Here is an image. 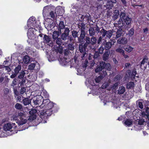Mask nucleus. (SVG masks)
<instances>
[{
	"label": "nucleus",
	"instance_id": "8fccbe9b",
	"mask_svg": "<svg viewBox=\"0 0 149 149\" xmlns=\"http://www.w3.org/2000/svg\"><path fill=\"white\" fill-rule=\"evenodd\" d=\"M103 77L102 76H100L98 77H97L95 79V81L96 83H99L103 79Z\"/></svg>",
	"mask_w": 149,
	"mask_h": 149
},
{
	"label": "nucleus",
	"instance_id": "6e6d98bb",
	"mask_svg": "<svg viewBox=\"0 0 149 149\" xmlns=\"http://www.w3.org/2000/svg\"><path fill=\"white\" fill-rule=\"evenodd\" d=\"M67 58L65 57H64L63 59H59V61L60 62V64L62 65H65L66 64L64 63V61H65V60Z\"/></svg>",
	"mask_w": 149,
	"mask_h": 149
},
{
	"label": "nucleus",
	"instance_id": "4468645a",
	"mask_svg": "<svg viewBox=\"0 0 149 149\" xmlns=\"http://www.w3.org/2000/svg\"><path fill=\"white\" fill-rule=\"evenodd\" d=\"M116 0H110L109 1H107L106 5H104V6L107 8H111L113 6V3H116Z\"/></svg>",
	"mask_w": 149,
	"mask_h": 149
},
{
	"label": "nucleus",
	"instance_id": "a18cd8bd",
	"mask_svg": "<svg viewBox=\"0 0 149 149\" xmlns=\"http://www.w3.org/2000/svg\"><path fill=\"white\" fill-rule=\"evenodd\" d=\"M148 58L147 56H145L141 62V65H144L146 63H147L148 61Z\"/></svg>",
	"mask_w": 149,
	"mask_h": 149
},
{
	"label": "nucleus",
	"instance_id": "c03bdc74",
	"mask_svg": "<svg viewBox=\"0 0 149 149\" xmlns=\"http://www.w3.org/2000/svg\"><path fill=\"white\" fill-rule=\"evenodd\" d=\"M15 108L17 109L21 110L22 108V106L21 104L17 103L15 105Z\"/></svg>",
	"mask_w": 149,
	"mask_h": 149
},
{
	"label": "nucleus",
	"instance_id": "dca6fc26",
	"mask_svg": "<svg viewBox=\"0 0 149 149\" xmlns=\"http://www.w3.org/2000/svg\"><path fill=\"white\" fill-rule=\"evenodd\" d=\"M50 102V100L48 99L43 98L42 104L40 106V108H44Z\"/></svg>",
	"mask_w": 149,
	"mask_h": 149
},
{
	"label": "nucleus",
	"instance_id": "0e129e2a",
	"mask_svg": "<svg viewBox=\"0 0 149 149\" xmlns=\"http://www.w3.org/2000/svg\"><path fill=\"white\" fill-rule=\"evenodd\" d=\"M70 53L69 50L68 49H66L64 50V54L65 56H68Z\"/></svg>",
	"mask_w": 149,
	"mask_h": 149
},
{
	"label": "nucleus",
	"instance_id": "e2e57ef3",
	"mask_svg": "<svg viewBox=\"0 0 149 149\" xmlns=\"http://www.w3.org/2000/svg\"><path fill=\"white\" fill-rule=\"evenodd\" d=\"M103 38H104V37H102V35L99 37L98 40H97V43L98 44H99L101 43Z\"/></svg>",
	"mask_w": 149,
	"mask_h": 149
},
{
	"label": "nucleus",
	"instance_id": "72a5a7b5",
	"mask_svg": "<svg viewBox=\"0 0 149 149\" xmlns=\"http://www.w3.org/2000/svg\"><path fill=\"white\" fill-rule=\"evenodd\" d=\"M27 25L28 27L30 28H32V31H33V30H34L35 29L33 28V27L34 26V24L33 23H32L31 21H29L28 20L27 22Z\"/></svg>",
	"mask_w": 149,
	"mask_h": 149
},
{
	"label": "nucleus",
	"instance_id": "4d7b16f0",
	"mask_svg": "<svg viewBox=\"0 0 149 149\" xmlns=\"http://www.w3.org/2000/svg\"><path fill=\"white\" fill-rule=\"evenodd\" d=\"M29 21H31L32 23H36V18L34 17H31L29 19Z\"/></svg>",
	"mask_w": 149,
	"mask_h": 149
},
{
	"label": "nucleus",
	"instance_id": "bf43d9fd",
	"mask_svg": "<svg viewBox=\"0 0 149 149\" xmlns=\"http://www.w3.org/2000/svg\"><path fill=\"white\" fill-rule=\"evenodd\" d=\"M29 55H31L32 56H34L36 55V52L34 51L31 49L28 54Z\"/></svg>",
	"mask_w": 149,
	"mask_h": 149
},
{
	"label": "nucleus",
	"instance_id": "393cba45",
	"mask_svg": "<svg viewBox=\"0 0 149 149\" xmlns=\"http://www.w3.org/2000/svg\"><path fill=\"white\" fill-rule=\"evenodd\" d=\"M23 103L25 106H26L31 104V100L28 98H24L22 100Z\"/></svg>",
	"mask_w": 149,
	"mask_h": 149
},
{
	"label": "nucleus",
	"instance_id": "f8f14e48",
	"mask_svg": "<svg viewBox=\"0 0 149 149\" xmlns=\"http://www.w3.org/2000/svg\"><path fill=\"white\" fill-rule=\"evenodd\" d=\"M49 9V8L48 6H45L44 8L42 14L44 18H47V17L48 16Z\"/></svg>",
	"mask_w": 149,
	"mask_h": 149
},
{
	"label": "nucleus",
	"instance_id": "69168bd1",
	"mask_svg": "<svg viewBox=\"0 0 149 149\" xmlns=\"http://www.w3.org/2000/svg\"><path fill=\"white\" fill-rule=\"evenodd\" d=\"M26 89L25 87H22L20 90V93L21 94H23L26 92Z\"/></svg>",
	"mask_w": 149,
	"mask_h": 149
},
{
	"label": "nucleus",
	"instance_id": "412c9836",
	"mask_svg": "<svg viewBox=\"0 0 149 149\" xmlns=\"http://www.w3.org/2000/svg\"><path fill=\"white\" fill-rule=\"evenodd\" d=\"M105 43H103V45L104 46V48L106 50H108L111 48L112 46L111 42H106V41L105 40Z\"/></svg>",
	"mask_w": 149,
	"mask_h": 149
},
{
	"label": "nucleus",
	"instance_id": "ddd939ff",
	"mask_svg": "<svg viewBox=\"0 0 149 149\" xmlns=\"http://www.w3.org/2000/svg\"><path fill=\"white\" fill-rule=\"evenodd\" d=\"M61 34V31H54L52 33V37L54 41L55 40L58 38L60 35Z\"/></svg>",
	"mask_w": 149,
	"mask_h": 149
},
{
	"label": "nucleus",
	"instance_id": "13d9d810",
	"mask_svg": "<svg viewBox=\"0 0 149 149\" xmlns=\"http://www.w3.org/2000/svg\"><path fill=\"white\" fill-rule=\"evenodd\" d=\"M134 33V29L133 28H131L129 30V35L130 36H132Z\"/></svg>",
	"mask_w": 149,
	"mask_h": 149
},
{
	"label": "nucleus",
	"instance_id": "3c124183",
	"mask_svg": "<svg viewBox=\"0 0 149 149\" xmlns=\"http://www.w3.org/2000/svg\"><path fill=\"white\" fill-rule=\"evenodd\" d=\"M68 49L69 50L73 51L74 49V46L72 43L69 44L68 46Z\"/></svg>",
	"mask_w": 149,
	"mask_h": 149
},
{
	"label": "nucleus",
	"instance_id": "c756f323",
	"mask_svg": "<svg viewBox=\"0 0 149 149\" xmlns=\"http://www.w3.org/2000/svg\"><path fill=\"white\" fill-rule=\"evenodd\" d=\"M65 26L63 21H60L59 24L58 29V31H61V30L65 28Z\"/></svg>",
	"mask_w": 149,
	"mask_h": 149
},
{
	"label": "nucleus",
	"instance_id": "052dcab7",
	"mask_svg": "<svg viewBox=\"0 0 149 149\" xmlns=\"http://www.w3.org/2000/svg\"><path fill=\"white\" fill-rule=\"evenodd\" d=\"M136 74V72L134 70L132 72L131 74L130 77L132 79L134 78Z\"/></svg>",
	"mask_w": 149,
	"mask_h": 149
},
{
	"label": "nucleus",
	"instance_id": "f257e3e1",
	"mask_svg": "<svg viewBox=\"0 0 149 149\" xmlns=\"http://www.w3.org/2000/svg\"><path fill=\"white\" fill-rule=\"evenodd\" d=\"M44 109L41 110H38V115L42 119V121L43 120V123H46V120L48 119L49 117L53 113L57 112L58 111L57 108L54 107V103L50 102Z\"/></svg>",
	"mask_w": 149,
	"mask_h": 149
},
{
	"label": "nucleus",
	"instance_id": "864d4df0",
	"mask_svg": "<svg viewBox=\"0 0 149 149\" xmlns=\"http://www.w3.org/2000/svg\"><path fill=\"white\" fill-rule=\"evenodd\" d=\"M137 106L140 109H142L143 108V105L142 102H136Z\"/></svg>",
	"mask_w": 149,
	"mask_h": 149
},
{
	"label": "nucleus",
	"instance_id": "a19ab883",
	"mask_svg": "<svg viewBox=\"0 0 149 149\" xmlns=\"http://www.w3.org/2000/svg\"><path fill=\"white\" fill-rule=\"evenodd\" d=\"M36 66H29V69L30 70H36V71H39V70L40 69V66H37L38 68L37 69H35V68Z\"/></svg>",
	"mask_w": 149,
	"mask_h": 149
},
{
	"label": "nucleus",
	"instance_id": "1a4fd4ad",
	"mask_svg": "<svg viewBox=\"0 0 149 149\" xmlns=\"http://www.w3.org/2000/svg\"><path fill=\"white\" fill-rule=\"evenodd\" d=\"M87 47H84V44L83 45L82 44H80L79 46V51L82 54L81 57L83 58L85 57L86 54V49Z\"/></svg>",
	"mask_w": 149,
	"mask_h": 149
},
{
	"label": "nucleus",
	"instance_id": "2f4dec72",
	"mask_svg": "<svg viewBox=\"0 0 149 149\" xmlns=\"http://www.w3.org/2000/svg\"><path fill=\"white\" fill-rule=\"evenodd\" d=\"M85 40L86 42L84 44V47H87V46L90 44V41L91 38L88 36H86L85 37Z\"/></svg>",
	"mask_w": 149,
	"mask_h": 149
},
{
	"label": "nucleus",
	"instance_id": "774afa93",
	"mask_svg": "<svg viewBox=\"0 0 149 149\" xmlns=\"http://www.w3.org/2000/svg\"><path fill=\"white\" fill-rule=\"evenodd\" d=\"M144 122V120L143 119H140L139 120L138 124L139 125H142L143 124Z\"/></svg>",
	"mask_w": 149,
	"mask_h": 149
},
{
	"label": "nucleus",
	"instance_id": "79ce46f5",
	"mask_svg": "<svg viewBox=\"0 0 149 149\" xmlns=\"http://www.w3.org/2000/svg\"><path fill=\"white\" fill-rule=\"evenodd\" d=\"M37 110L35 109H32L29 111V114L31 116H33L37 112Z\"/></svg>",
	"mask_w": 149,
	"mask_h": 149
},
{
	"label": "nucleus",
	"instance_id": "bb28decb",
	"mask_svg": "<svg viewBox=\"0 0 149 149\" xmlns=\"http://www.w3.org/2000/svg\"><path fill=\"white\" fill-rule=\"evenodd\" d=\"M51 40V38L46 35H45L43 38V40L45 42L49 43Z\"/></svg>",
	"mask_w": 149,
	"mask_h": 149
},
{
	"label": "nucleus",
	"instance_id": "680f3d73",
	"mask_svg": "<svg viewBox=\"0 0 149 149\" xmlns=\"http://www.w3.org/2000/svg\"><path fill=\"white\" fill-rule=\"evenodd\" d=\"M63 49L62 47H58L57 49V52H58L60 54H61L63 52Z\"/></svg>",
	"mask_w": 149,
	"mask_h": 149
},
{
	"label": "nucleus",
	"instance_id": "9b49d317",
	"mask_svg": "<svg viewBox=\"0 0 149 149\" xmlns=\"http://www.w3.org/2000/svg\"><path fill=\"white\" fill-rule=\"evenodd\" d=\"M128 41L127 38L125 37L120 38L117 40V43L120 44L124 45L127 44Z\"/></svg>",
	"mask_w": 149,
	"mask_h": 149
},
{
	"label": "nucleus",
	"instance_id": "cd10ccee",
	"mask_svg": "<svg viewBox=\"0 0 149 149\" xmlns=\"http://www.w3.org/2000/svg\"><path fill=\"white\" fill-rule=\"evenodd\" d=\"M134 86V84L133 82H130L127 85V88L128 89L133 88Z\"/></svg>",
	"mask_w": 149,
	"mask_h": 149
},
{
	"label": "nucleus",
	"instance_id": "9d476101",
	"mask_svg": "<svg viewBox=\"0 0 149 149\" xmlns=\"http://www.w3.org/2000/svg\"><path fill=\"white\" fill-rule=\"evenodd\" d=\"M70 32L69 29L68 28H65L64 32L61 35V39L64 40H67V37L69 35V33Z\"/></svg>",
	"mask_w": 149,
	"mask_h": 149
},
{
	"label": "nucleus",
	"instance_id": "5701e85b",
	"mask_svg": "<svg viewBox=\"0 0 149 149\" xmlns=\"http://www.w3.org/2000/svg\"><path fill=\"white\" fill-rule=\"evenodd\" d=\"M13 128L11 124L10 123H7L5 124L3 126V129L5 131H7L10 130V129Z\"/></svg>",
	"mask_w": 149,
	"mask_h": 149
},
{
	"label": "nucleus",
	"instance_id": "ea45409f",
	"mask_svg": "<svg viewBox=\"0 0 149 149\" xmlns=\"http://www.w3.org/2000/svg\"><path fill=\"white\" fill-rule=\"evenodd\" d=\"M72 37L75 38L77 37H78V32L77 31L73 30L72 32Z\"/></svg>",
	"mask_w": 149,
	"mask_h": 149
},
{
	"label": "nucleus",
	"instance_id": "4be33fe9",
	"mask_svg": "<svg viewBox=\"0 0 149 149\" xmlns=\"http://www.w3.org/2000/svg\"><path fill=\"white\" fill-rule=\"evenodd\" d=\"M123 31L121 29H119L116 33V35L114 37L115 39H117L120 37L121 36H122Z\"/></svg>",
	"mask_w": 149,
	"mask_h": 149
},
{
	"label": "nucleus",
	"instance_id": "09e8293b",
	"mask_svg": "<svg viewBox=\"0 0 149 149\" xmlns=\"http://www.w3.org/2000/svg\"><path fill=\"white\" fill-rule=\"evenodd\" d=\"M21 66H17V67H16L15 69V72L16 74H17L19 71L21 70Z\"/></svg>",
	"mask_w": 149,
	"mask_h": 149
},
{
	"label": "nucleus",
	"instance_id": "58836bf2",
	"mask_svg": "<svg viewBox=\"0 0 149 149\" xmlns=\"http://www.w3.org/2000/svg\"><path fill=\"white\" fill-rule=\"evenodd\" d=\"M56 14L53 11H51L49 14L48 16L47 17L48 18L49 16L50 17L53 19H55L56 17Z\"/></svg>",
	"mask_w": 149,
	"mask_h": 149
},
{
	"label": "nucleus",
	"instance_id": "c9c22d12",
	"mask_svg": "<svg viewBox=\"0 0 149 149\" xmlns=\"http://www.w3.org/2000/svg\"><path fill=\"white\" fill-rule=\"evenodd\" d=\"M42 95L41 96L43 97H43H45V99L48 98L49 97V95L47 93V92L46 91H42Z\"/></svg>",
	"mask_w": 149,
	"mask_h": 149
},
{
	"label": "nucleus",
	"instance_id": "f03ea898",
	"mask_svg": "<svg viewBox=\"0 0 149 149\" xmlns=\"http://www.w3.org/2000/svg\"><path fill=\"white\" fill-rule=\"evenodd\" d=\"M13 119L18 121V124L22 125L26 123L27 121V118L24 113L20 112L17 114H14L13 116Z\"/></svg>",
	"mask_w": 149,
	"mask_h": 149
},
{
	"label": "nucleus",
	"instance_id": "aec40b11",
	"mask_svg": "<svg viewBox=\"0 0 149 149\" xmlns=\"http://www.w3.org/2000/svg\"><path fill=\"white\" fill-rule=\"evenodd\" d=\"M115 25L118 26V27L120 28H121L125 25L123 19L120 18L119 20L115 24Z\"/></svg>",
	"mask_w": 149,
	"mask_h": 149
},
{
	"label": "nucleus",
	"instance_id": "5fc2aeb1",
	"mask_svg": "<svg viewBox=\"0 0 149 149\" xmlns=\"http://www.w3.org/2000/svg\"><path fill=\"white\" fill-rule=\"evenodd\" d=\"M104 50V48L103 47L101 46L98 49V51L100 54H102L103 53V51Z\"/></svg>",
	"mask_w": 149,
	"mask_h": 149
},
{
	"label": "nucleus",
	"instance_id": "f704fd0d",
	"mask_svg": "<svg viewBox=\"0 0 149 149\" xmlns=\"http://www.w3.org/2000/svg\"><path fill=\"white\" fill-rule=\"evenodd\" d=\"M124 49L126 51L130 52L133 50V48L130 46L127 45L124 47Z\"/></svg>",
	"mask_w": 149,
	"mask_h": 149
},
{
	"label": "nucleus",
	"instance_id": "2eb2a0df",
	"mask_svg": "<svg viewBox=\"0 0 149 149\" xmlns=\"http://www.w3.org/2000/svg\"><path fill=\"white\" fill-rule=\"evenodd\" d=\"M56 12L58 15L61 16L63 15L64 12V10L63 8L60 6L57 7L55 10Z\"/></svg>",
	"mask_w": 149,
	"mask_h": 149
},
{
	"label": "nucleus",
	"instance_id": "7c9ffc66",
	"mask_svg": "<svg viewBox=\"0 0 149 149\" xmlns=\"http://www.w3.org/2000/svg\"><path fill=\"white\" fill-rule=\"evenodd\" d=\"M125 91V88L123 86H120L118 90V93L119 94H123Z\"/></svg>",
	"mask_w": 149,
	"mask_h": 149
},
{
	"label": "nucleus",
	"instance_id": "e433bc0d",
	"mask_svg": "<svg viewBox=\"0 0 149 149\" xmlns=\"http://www.w3.org/2000/svg\"><path fill=\"white\" fill-rule=\"evenodd\" d=\"M100 56V54L98 51H95L93 56V58L94 59L99 58Z\"/></svg>",
	"mask_w": 149,
	"mask_h": 149
},
{
	"label": "nucleus",
	"instance_id": "a878e982",
	"mask_svg": "<svg viewBox=\"0 0 149 149\" xmlns=\"http://www.w3.org/2000/svg\"><path fill=\"white\" fill-rule=\"evenodd\" d=\"M109 54L110 52L108 51H107L106 52H105L103 56V59L104 61H107L108 60Z\"/></svg>",
	"mask_w": 149,
	"mask_h": 149
},
{
	"label": "nucleus",
	"instance_id": "a211bd4d",
	"mask_svg": "<svg viewBox=\"0 0 149 149\" xmlns=\"http://www.w3.org/2000/svg\"><path fill=\"white\" fill-rule=\"evenodd\" d=\"M97 42V39L94 36H92L91 38L90 41V44L92 45H89V47L91 48H92L93 47V45H95L96 44Z\"/></svg>",
	"mask_w": 149,
	"mask_h": 149
},
{
	"label": "nucleus",
	"instance_id": "b1692460",
	"mask_svg": "<svg viewBox=\"0 0 149 149\" xmlns=\"http://www.w3.org/2000/svg\"><path fill=\"white\" fill-rule=\"evenodd\" d=\"M119 15V12L118 10H115L113 12V14L112 16V18L113 20H115L117 19Z\"/></svg>",
	"mask_w": 149,
	"mask_h": 149
},
{
	"label": "nucleus",
	"instance_id": "423d86ee",
	"mask_svg": "<svg viewBox=\"0 0 149 149\" xmlns=\"http://www.w3.org/2000/svg\"><path fill=\"white\" fill-rule=\"evenodd\" d=\"M30 61V58L29 56L27 55L25 56L23 58V61H19L18 60H15L16 62H18V64H17L18 65H21L22 64H23V63L24 62L25 64H28Z\"/></svg>",
	"mask_w": 149,
	"mask_h": 149
},
{
	"label": "nucleus",
	"instance_id": "39448f33",
	"mask_svg": "<svg viewBox=\"0 0 149 149\" xmlns=\"http://www.w3.org/2000/svg\"><path fill=\"white\" fill-rule=\"evenodd\" d=\"M88 66H70V68L74 67L76 69H77V74H82L84 71L87 72L86 68Z\"/></svg>",
	"mask_w": 149,
	"mask_h": 149
},
{
	"label": "nucleus",
	"instance_id": "de8ad7c7",
	"mask_svg": "<svg viewBox=\"0 0 149 149\" xmlns=\"http://www.w3.org/2000/svg\"><path fill=\"white\" fill-rule=\"evenodd\" d=\"M10 63L9 57H8V58H6V60L4 61L3 65H4L7 64L8 65H10L11 64Z\"/></svg>",
	"mask_w": 149,
	"mask_h": 149
},
{
	"label": "nucleus",
	"instance_id": "0eeeda50",
	"mask_svg": "<svg viewBox=\"0 0 149 149\" xmlns=\"http://www.w3.org/2000/svg\"><path fill=\"white\" fill-rule=\"evenodd\" d=\"M43 100V97L41 95L38 96L33 99V102L36 105L42 104Z\"/></svg>",
	"mask_w": 149,
	"mask_h": 149
},
{
	"label": "nucleus",
	"instance_id": "49530a36",
	"mask_svg": "<svg viewBox=\"0 0 149 149\" xmlns=\"http://www.w3.org/2000/svg\"><path fill=\"white\" fill-rule=\"evenodd\" d=\"M3 91L4 93V95L6 96L9 94V90L8 88H5L3 89Z\"/></svg>",
	"mask_w": 149,
	"mask_h": 149
},
{
	"label": "nucleus",
	"instance_id": "4c0bfd02",
	"mask_svg": "<svg viewBox=\"0 0 149 149\" xmlns=\"http://www.w3.org/2000/svg\"><path fill=\"white\" fill-rule=\"evenodd\" d=\"M62 39L60 38H59L55 40L54 41L58 46H60L62 43Z\"/></svg>",
	"mask_w": 149,
	"mask_h": 149
},
{
	"label": "nucleus",
	"instance_id": "c85d7f7f",
	"mask_svg": "<svg viewBox=\"0 0 149 149\" xmlns=\"http://www.w3.org/2000/svg\"><path fill=\"white\" fill-rule=\"evenodd\" d=\"M89 33L90 36H94L95 34V32L93 28L91 27L88 29Z\"/></svg>",
	"mask_w": 149,
	"mask_h": 149
},
{
	"label": "nucleus",
	"instance_id": "7ed1b4c3",
	"mask_svg": "<svg viewBox=\"0 0 149 149\" xmlns=\"http://www.w3.org/2000/svg\"><path fill=\"white\" fill-rule=\"evenodd\" d=\"M120 17L123 19L125 25H129L131 23L132 19L128 16L126 15L125 11L121 12L120 14Z\"/></svg>",
	"mask_w": 149,
	"mask_h": 149
},
{
	"label": "nucleus",
	"instance_id": "f3484780",
	"mask_svg": "<svg viewBox=\"0 0 149 149\" xmlns=\"http://www.w3.org/2000/svg\"><path fill=\"white\" fill-rule=\"evenodd\" d=\"M90 15L89 14H86L85 15H82L81 17V21L85 22H88L89 20Z\"/></svg>",
	"mask_w": 149,
	"mask_h": 149
},
{
	"label": "nucleus",
	"instance_id": "6e6552de",
	"mask_svg": "<svg viewBox=\"0 0 149 149\" xmlns=\"http://www.w3.org/2000/svg\"><path fill=\"white\" fill-rule=\"evenodd\" d=\"M80 36L78 37V40L79 43H83L84 42V40L85 36V31L82 29L80 31Z\"/></svg>",
	"mask_w": 149,
	"mask_h": 149
},
{
	"label": "nucleus",
	"instance_id": "6ab92c4d",
	"mask_svg": "<svg viewBox=\"0 0 149 149\" xmlns=\"http://www.w3.org/2000/svg\"><path fill=\"white\" fill-rule=\"evenodd\" d=\"M111 66H99L95 69V72L96 73L100 71H101L104 68H107L108 67L109 70L111 68Z\"/></svg>",
	"mask_w": 149,
	"mask_h": 149
},
{
	"label": "nucleus",
	"instance_id": "20e7f679",
	"mask_svg": "<svg viewBox=\"0 0 149 149\" xmlns=\"http://www.w3.org/2000/svg\"><path fill=\"white\" fill-rule=\"evenodd\" d=\"M113 30H109L107 31L103 28L100 31V33L104 37L105 39H110L113 35Z\"/></svg>",
	"mask_w": 149,
	"mask_h": 149
},
{
	"label": "nucleus",
	"instance_id": "603ef678",
	"mask_svg": "<svg viewBox=\"0 0 149 149\" xmlns=\"http://www.w3.org/2000/svg\"><path fill=\"white\" fill-rule=\"evenodd\" d=\"M25 74V73L24 71H22L21 72L19 75L18 76V78L19 79H22L24 77Z\"/></svg>",
	"mask_w": 149,
	"mask_h": 149
},
{
	"label": "nucleus",
	"instance_id": "37998d69",
	"mask_svg": "<svg viewBox=\"0 0 149 149\" xmlns=\"http://www.w3.org/2000/svg\"><path fill=\"white\" fill-rule=\"evenodd\" d=\"M116 51L117 52L119 53L122 55L125 52V51L122 48L119 47L116 49Z\"/></svg>",
	"mask_w": 149,
	"mask_h": 149
},
{
	"label": "nucleus",
	"instance_id": "338daca9",
	"mask_svg": "<svg viewBox=\"0 0 149 149\" xmlns=\"http://www.w3.org/2000/svg\"><path fill=\"white\" fill-rule=\"evenodd\" d=\"M119 84V83L118 82H116L115 84H114L113 85L112 88L113 89H116V87L118 86Z\"/></svg>",
	"mask_w": 149,
	"mask_h": 149
},
{
	"label": "nucleus",
	"instance_id": "473e14b6",
	"mask_svg": "<svg viewBox=\"0 0 149 149\" xmlns=\"http://www.w3.org/2000/svg\"><path fill=\"white\" fill-rule=\"evenodd\" d=\"M132 121L130 119H127L125 121L124 123L125 125L128 127H130L132 124Z\"/></svg>",
	"mask_w": 149,
	"mask_h": 149
}]
</instances>
